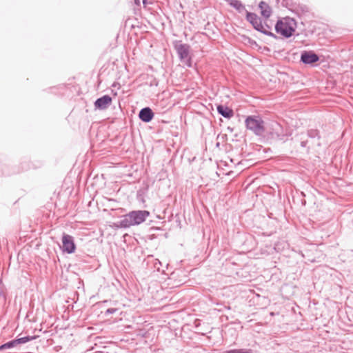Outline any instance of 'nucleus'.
I'll list each match as a JSON object with an SVG mask.
<instances>
[{
	"mask_svg": "<svg viewBox=\"0 0 353 353\" xmlns=\"http://www.w3.org/2000/svg\"><path fill=\"white\" fill-rule=\"evenodd\" d=\"M225 353H253L251 349H233L225 350Z\"/></svg>",
	"mask_w": 353,
	"mask_h": 353,
	"instance_id": "19",
	"label": "nucleus"
},
{
	"mask_svg": "<svg viewBox=\"0 0 353 353\" xmlns=\"http://www.w3.org/2000/svg\"><path fill=\"white\" fill-rule=\"evenodd\" d=\"M174 47L180 61L187 67L191 68L192 66V61L190 50V46H174Z\"/></svg>",
	"mask_w": 353,
	"mask_h": 353,
	"instance_id": "6",
	"label": "nucleus"
},
{
	"mask_svg": "<svg viewBox=\"0 0 353 353\" xmlns=\"http://www.w3.org/2000/svg\"><path fill=\"white\" fill-rule=\"evenodd\" d=\"M248 130L252 131L256 136H262L265 132V125L263 120L259 116H248L245 121Z\"/></svg>",
	"mask_w": 353,
	"mask_h": 353,
	"instance_id": "4",
	"label": "nucleus"
},
{
	"mask_svg": "<svg viewBox=\"0 0 353 353\" xmlns=\"http://www.w3.org/2000/svg\"><path fill=\"white\" fill-rule=\"evenodd\" d=\"M296 28V21L290 17H285L282 20L278 21L275 26L276 32L286 38H288L293 34Z\"/></svg>",
	"mask_w": 353,
	"mask_h": 353,
	"instance_id": "3",
	"label": "nucleus"
},
{
	"mask_svg": "<svg viewBox=\"0 0 353 353\" xmlns=\"http://www.w3.org/2000/svg\"><path fill=\"white\" fill-rule=\"evenodd\" d=\"M217 112L223 117L230 119L234 116V111L227 105L219 104L216 106Z\"/></svg>",
	"mask_w": 353,
	"mask_h": 353,
	"instance_id": "13",
	"label": "nucleus"
},
{
	"mask_svg": "<svg viewBox=\"0 0 353 353\" xmlns=\"http://www.w3.org/2000/svg\"><path fill=\"white\" fill-rule=\"evenodd\" d=\"M112 99L110 95L105 94L98 98L94 101L95 109L104 110L107 109L112 103Z\"/></svg>",
	"mask_w": 353,
	"mask_h": 353,
	"instance_id": "11",
	"label": "nucleus"
},
{
	"mask_svg": "<svg viewBox=\"0 0 353 353\" xmlns=\"http://www.w3.org/2000/svg\"><path fill=\"white\" fill-rule=\"evenodd\" d=\"M321 57L314 50H303L301 52L300 62L311 67L317 66L316 63L320 61Z\"/></svg>",
	"mask_w": 353,
	"mask_h": 353,
	"instance_id": "5",
	"label": "nucleus"
},
{
	"mask_svg": "<svg viewBox=\"0 0 353 353\" xmlns=\"http://www.w3.org/2000/svg\"><path fill=\"white\" fill-rule=\"evenodd\" d=\"M6 290L1 280H0V298L3 299L4 301L7 299V294H6Z\"/></svg>",
	"mask_w": 353,
	"mask_h": 353,
	"instance_id": "21",
	"label": "nucleus"
},
{
	"mask_svg": "<svg viewBox=\"0 0 353 353\" xmlns=\"http://www.w3.org/2000/svg\"><path fill=\"white\" fill-rule=\"evenodd\" d=\"M254 47L258 51L265 54H269L271 52L270 49L267 46H254Z\"/></svg>",
	"mask_w": 353,
	"mask_h": 353,
	"instance_id": "20",
	"label": "nucleus"
},
{
	"mask_svg": "<svg viewBox=\"0 0 353 353\" xmlns=\"http://www.w3.org/2000/svg\"><path fill=\"white\" fill-rule=\"evenodd\" d=\"M259 8L261 10V14L263 17L268 19L271 16L272 9L267 3L265 1H261L259 5Z\"/></svg>",
	"mask_w": 353,
	"mask_h": 353,
	"instance_id": "14",
	"label": "nucleus"
},
{
	"mask_svg": "<svg viewBox=\"0 0 353 353\" xmlns=\"http://www.w3.org/2000/svg\"><path fill=\"white\" fill-rule=\"evenodd\" d=\"M39 337L38 335L33 336H26L23 337L16 338L13 340L9 341L0 345V351H3L6 349H10L14 347L17 345L24 344L32 340H35Z\"/></svg>",
	"mask_w": 353,
	"mask_h": 353,
	"instance_id": "7",
	"label": "nucleus"
},
{
	"mask_svg": "<svg viewBox=\"0 0 353 353\" xmlns=\"http://www.w3.org/2000/svg\"><path fill=\"white\" fill-rule=\"evenodd\" d=\"M230 5L241 12L245 9L244 6L239 0H229Z\"/></svg>",
	"mask_w": 353,
	"mask_h": 353,
	"instance_id": "18",
	"label": "nucleus"
},
{
	"mask_svg": "<svg viewBox=\"0 0 353 353\" xmlns=\"http://www.w3.org/2000/svg\"><path fill=\"white\" fill-rule=\"evenodd\" d=\"M223 353H225V352Z\"/></svg>",
	"mask_w": 353,
	"mask_h": 353,
	"instance_id": "28",
	"label": "nucleus"
},
{
	"mask_svg": "<svg viewBox=\"0 0 353 353\" xmlns=\"http://www.w3.org/2000/svg\"><path fill=\"white\" fill-rule=\"evenodd\" d=\"M317 145L320 147V146L321 145V144L320 143H319L317 144Z\"/></svg>",
	"mask_w": 353,
	"mask_h": 353,
	"instance_id": "27",
	"label": "nucleus"
},
{
	"mask_svg": "<svg viewBox=\"0 0 353 353\" xmlns=\"http://www.w3.org/2000/svg\"><path fill=\"white\" fill-rule=\"evenodd\" d=\"M296 137L300 141L301 147L305 148L307 152H309L310 151V147L307 145L309 141L305 139V134L303 132L299 133L296 135Z\"/></svg>",
	"mask_w": 353,
	"mask_h": 353,
	"instance_id": "16",
	"label": "nucleus"
},
{
	"mask_svg": "<svg viewBox=\"0 0 353 353\" xmlns=\"http://www.w3.org/2000/svg\"><path fill=\"white\" fill-rule=\"evenodd\" d=\"M301 194L302 196H305V193L303 192H301Z\"/></svg>",
	"mask_w": 353,
	"mask_h": 353,
	"instance_id": "26",
	"label": "nucleus"
},
{
	"mask_svg": "<svg viewBox=\"0 0 353 353\" xmlns=\"http://www.w3.org/2000/svg\"><path fill=\"white\" fill-rule=\"evenodd\" d=\"M76 248L74 237L70 234L63 233L61 247L63 252L72 254L75 252Z\"/></svg>",
	"mask_w": 353,
	"mask_h": 353,
	"instance_id": "8",
	"label": "nucleus"
},
{
	"mask_svg": "<svg viewBox=\"0 0 353 353\" xmlns=\"http://www.w3.org/2000/svg\"><path fill=\"white\" fill-rule=\"evenodd\" d=\"M150 215V212L145 210H132L122 216L121 221L113 223L112 227L114 229H126L138 225L143 223Z\"/></svg>",
	"mask_w": 353,
	"mask_h": 353,
	"instance_id": "1",
	"label": "nucleus"
},
{
	"mask_svg": "<svg viewBox=\"0 0 353 353\" xmlns=\"http://www.w3.org/2000/svg\"><path fill=\"white\" fill-rule=\"evenodd\" d=\"M274 141L285 142L291 133L284 131L282 125L276 121H272L268 126H265V132L263 134Z\"/></svg>",
	"mask_w": 353,
	"mask_h": 353,
	"instance_id": "2",
	"label": "nucleus"
},
{
	"mask_svg": "<svg viewBox=\"0 0 353 353\" xmlns=\"http://www.w3.org/2000/svg\"><path fill=\"white\" fill-rule=\"evenodd\" d=\"M161 262L159 259H156L154 263V268L157 269L158 272H160V266H161Z\"/></svg>",
	"mask_w": 353,
	"mask_h": 353,
	"instance_id": "23",
	"label": "nucleus"
},
{
	"mask_svg": "<svg viewBox=\"0 0 353 353\" xmlns=\"http://www.w3.org/2000/svg\"><path fill=\"white\" fill-rule=\"evenodd\" d=\"M117 311V308H112V307L108 308L105 310V315L108 316L110 314H112L115 313Z\"/></svg>",
	"mask_w": 353,
	"mask_h": 353,
	"instance_id": "22",
	"label": "nucleus"
},
{
	"mask_svg": "<svg viewBox=\"0 0 353 353\" xmlns=\"http://www.w3.org/2000/svg\"><path fill=\"white\" fill-rule=\"evenodd\" d=\"M247 20L252 24L253 27L258 31L266 34L264 26L261 23V19L254 13L248 12Z\"/></svg>",
	"mask_w": 353,
	"mask_h": 353,
	"instance_id": "10",
	"label": "nucleus"
},
{
	"mask_svg": "<svg viewBox=\"0 0 353 353\" xmlns=\"http://www.w3.org/2000/svg\"><path fill=\"white\" fill-rule=\"evenodd\" d=\"M67 87L64 84H61L57 86H54L50 88L48 90L50 92L57 94V95H63L65 94Z\"/></svg>",
	"mask_w": 353,
	"mask_h": 353,
	"instance_id": "17",
	"label": "nucleus"
},
{
	"mask_svg": "<svg viewBox=\"0 0 353 353\" xmlns=\"http://www.w3.org/2000/svg\"><path fill=\"white\" fill-rule=\"evenodd\" d=\"M301 203L303 206H305L306 205V201L305 199H302Z\"/></svg>",
	"mask_w": 353,
	"mask_h": 353,
	"instance_id": "25",
	"label": "nucleus"
},
{
	"mask_svg": "<svg viewBox=\"0 0 353 353\" xmlns=\"http://www.w3.org/2000/svg\"><path fill=\"white\" fill-rule=\"evenodd\" d=\"M154 117V113L150 107L141 109L139 113V119L144 123L150 122Z\"/></svg>",
	"mask_w": 353,
	"mask_h": 353,
	"instance_id": "12",
	"label": "nucleus"
},
{
	"mask_svg": "<svg viewBox=\"0 0 353 353\" xmlns=\"http://www.w3.org/2000/svg\"><path fill=\"white\" fill-rule=\"evenodd\" d=\"M305 136L310 139L320 140L321 139V134L319 130L316 128H308L306 130Z\"/></svg>",
	"mask_w": 353,
	"mask_h": 353,
	"instance_id": "15",
	"label": "nucleus"
},
{
	"mask_svg": "<svg viewBox=\"0 0 353 353\" xmlns=\"http://www.w3.org/2000/svg\"><path fill=\"white\" fill-rule=\"evenodd\" d=\"M30 168L29 165H27L26 168H22L21 169L10 167L9 165L6 163H0V176H10L12 174H18L20 172L23 170H26Z\"/></svg>",
	"mask_w": 353,
	"mask_h": 353,
	"instance_id": "9",
	"label": "nucleus"
},
{
	"mask_svg": "<svg viewBox=\"0 0 353 353\" xmlns=\"http://www.w3.org/2000/svg\"><path fill=\"white\" fill-rule=\"evenodd\" d=\"M106 69H107V68L105 67V65H103V66L101 68V70H100V71H99V75H100V76L105 75V70H106Z\"/></svg>",
	"mask_w": 353,
	"mask_h": 353,
	"instance_id": "24",
	"label": "nucleus"
}]
</instances>
